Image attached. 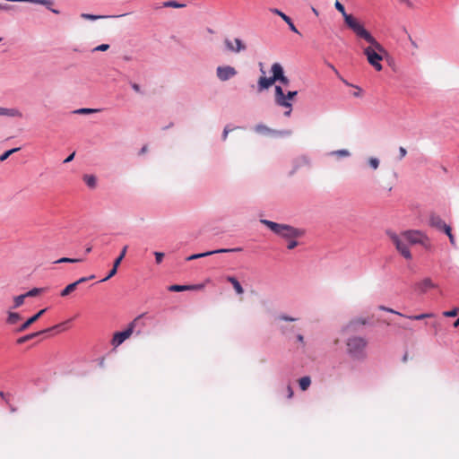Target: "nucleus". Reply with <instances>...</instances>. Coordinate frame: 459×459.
<instances>
[{"label": "nucleus", "mask_w": 459, "mask_h": 459, "mask_svg": "<svg viewBox=\"0 0 459 459\" xmlns=\"http://www.w3.org/2000/svg\"><path fill=\"white\" fill-rule=\"evenodd\" d=\"M83 180L90 188H94L97 185V178L93 175H84Z\"/></svg>", "instance_id": "nucleus-24"}, {"label": "nucleus", "mask_w": 459, "mask_h": 459, "mask_svg": "<svg viewBox=\"0 0 459 459\" xmlns=\"http://www.w3.org/2000/svg\"><path fill=\"white\" fill-rule=\"evenodd\" d=\"M274 82L270 77L261 76L257 82V91L262 92L267 89H269Z\"/></svg>", "instance_id": "nucleus-19"}, {"label": "nucleus", "mask_w": 459, "mask_h": 459, "mask_svg": "<svg viewBox=\"0 0 459 459\" xmlns=\"http://www.w3.org/2000/svg\"><path fill=\"white\" fill-rule=\"evenodd\" d=\"M368 341L362 336L351 335L346 340V352L349 357L357 361L367 358Z\"/></svg>", "instance_id": "nucleus-3"}, {"label": "nucleus", "mask_w": 459, "mask_h": 459, "mask_svg": "<svg viewBox=\"0 0 459 459\" xmlns=\"http://www.w3.org/2000/svg\"><path fill=\"white\" fill-rule=\"evenodd\" d=\"M14 6L8 4H0V10L1 11H10L13 9Z\"/></svg>", "instance_id": "nucleus-52"}, {"label": "nucleus", "mask_w": 459, "mask_h": 459, "mask_svg": "<svg viewBox=\"0 0 459 459\" xmlns=\"http://www.w3.org/2000/svg\"><path fill=\"white\" fill-rule=\"evenodd\" d=\"M274 92L275 104L279 107L287 108L284 112V116L290 117L292 111V104L290 101L298 95V91H289L285 93L281 86L276 85Z\"/></svg>", "instance_id": "nucleus-5"}, {"label": "nucleus", "mask_w": 459, "mask_h": 459, "mask_svg": "<svg viewBox=\"0 0 459 459\" xmlns=\"http://www.w3.org/2000/svg\"><path fill=\"white\" fill-rule=\"evenodd\" d=\"M458 313H459V308L455 307L452 310L444 311L443 316L446 317H455L458 315Z\"/></svg>", "instance_id": "nucleus-43"}, {"label": "nucleus", "mask_w": 459, "mask_h": 459, "mask_svg": "<svg viewBox=\"0 0 459 459\" xmlns=\"http://www.w3.org/2000/svg\"><path fill=\"white\" fill-rule=\"evenodd\" d=\"M154 255L156 263L160 264L163 260L164 253L156 251L154 252Z\"/></svg>", "instance_id": "nucleus-48"}, {"label": "nucleus", "mask_w": 459, "mask_h": 459, "mask_svg": "<svg viewBox=\"0 0 459 459\" xmlns=\"http://www.w3.org/2000/svg\"><path fill=\"white\" fill-rule=\"evenodd\" d=\"M276 320L286 321V322H295L298 320V318H295V317H292V316H287L284 314H281L276 316Z\"/></svg>", "instance_id": "nucleus-42"}, {"label": "nucleus", "mask_w": 459, "mask_h": 459, "mask_svg": "<svg viewBox=\"0 0 459 459\" xmlns=\"http://www.w3.org/2000/svg\"><path fill=\"white\" fill-rule=\"evenodd\" d=\"M299 385L302 391H306L311 385L310 377L306 376V377L299 378Z\"/></svg>", "instance_id": "nucleus-28"}, {"label": "nucleus", "mask_w": 459, "mask_h": 459, "mask_svg": "<svg viewBox=\"0 0 459 459\" xmlns=\"http://www.w3.org/2000/svg\"><path fill=\"white\" fill-rule=\"evenodd\" d=\"M227 281L230 282L235 290V291L238 294H243L244 289L241 286L240 282L238 281V279L234 276H227L226 278Z\"/></svg>", "instance_id": "nucleus-23"}, {"label": "nucleus", "mask_w": 459, "mask_h": 459, "mask_svg": "<svg viewBox=\"0 0 459 459\" xmlns=\"http://www.w3.org/2000/svg\"><path fill=\"white\" fill-rule=\"evenodd\" d=\"M401 3L405 4L409 7H412V3L410 0H400Z\"/></svg>", "instance_id": "nucleus-59"}, {"label": "nucleus", "mask_w": 459, "mask_h": 459, "mask_svg": "<svg viewBox=\"0 0 459 459\" xmlns=\"http://www.w3.org/2000/svg\"><path fill=\"white\" fill-rule=\"evenodd\" d=\"M280 330H281V333L286 334L287 332L289 331V328H287L286 326H281Z\"/></svg>", "instance_id": "nucleus-60"}, {"label": "nucleus", "mask_w": 459, "mask_h": 459, "mask_svg": "<svg viewBox=\"0 0 459 459\" xmlns=\"http://www.w3.org/2000/svg\"><path fill=\"white\" fill-rule=\"evenodd\" d=\"M271 73H272L271 78L274 83L285 75L283 67L280 63H273L272 65Z\"/></svg>", "instance_id": "nucleus-18"}, {"label": "nucleus", "mask_w": 459, "mask_h": 459, "mask_svg": "<svg viewBox=\"0 0 459 459\" xmlns=\"http://www.w3.org/2000/svg\"><path fill=\"white\" fill-rule=\"evenodd\" d=\"M237 74V70L231 65H220L216 68V75L221 82L229 81L236 76Z\"/></svg>", "instance_id": "nucleus-10"}, {"label": "nucleus", "mask_w": 459, "mask_h": 459, "mask_svg": "<svg viewBox=\"0 0 459 459\" xmlns=\"http://www.w3.org/2000/svg\"><path fill=\"white\" fill-rule=\"evenodd\" d=\"M326 65L334 72L338 78H341L339 71L335 68V66L333 64L326 62Z\"/></svg>", "instance_id": "nucleus-53"}, {"label": "nucleus", "mask_w": 459, "mask_h": 459, "mask_svg": "<svg viewBox=\"0 0 459 459\" xmlns=\"http://www.w3.org/2000/svg\"><path fill=\"white\" fill-rule=\"evenodd\" d=\"M386 235L390 238L394 245L395 246L397 251L405 258L411 259V254L410 249L407 247L406 240L402 236L397 235L391 230H386Z\"/></svg>", "instance_id": "nucleus-7"}, {"label": "nucleus", "mask_w": 459, "mask_h": 459, "mask_svg": "<svg viewBox=\"0 0 459 459\" xmlns=\"http://www.w3.org/2000/svg\"><path fill=\"white\" fill-rule=\"evenodd\" d=\"M403 238L411 245L420 244L425 248H429V238L420 230H406L403 233Z\"/></svg>", "instance_id": "nucleus-8"}, {"label": "nucleus", "mask_w": 459, "mask_h": 459, "mask_svg": "<svg viewBox=\"0 0 459 459\" xmlns=\"http://www.w3.org/2000/svg\"><path fill=\"white\" fill-rule=\"evenodd\" d=\"M61 325H56L53 327H49V328H47V329H44V330H41V331H38V332H35V333H29V334H26V335H23L20 338L17 339L16 342L18 344H23L25 343L26 342H29L43 333H50L52 330L54 329H58L60 328Z\"/></svg>", "instance_id": "nucleus-13"}, {"label": "nucleus", "mask_w": 459, "mask_h": 459, "mask_svg": "<svg viewBox=\"0 0 459 459\" xmlns=\"http://www.w3.org/2000/svg\"><path fill=\"white\" fill-rule=\"evenodd\" d=\"M287 240L289 241L288 245H287V248L290 250L294 249L299 245L296 238H291V239H287Z\"/></svg>", "instance_id": "nucleus-46"}, {"label": "nucleus", "mask_w": 459, "mask_h": 459, "mask_svg": "<svg viewBox=\"0 0 459 459\" xmlns=\"http://www.w3.org/2000/svg\"><path fill=\"white\" fill-rule=\"evenodd\" d=\"M260 222L270 229L275 235L284 239L299 238L305 235L306 230L295 228L289 224L277 223L267 219H261Z\"/></svg>", "instance_id": "nucleus-2"}, {"label": "nucleus", "mask_w": 459, "mask_h": 459, "mask_svg": "<svg viewBox=\"0 0 459 459\" xmlns=\"http://www.w3.org/2000/svg\"><path fill=\"white\" fill-rule=\"evenodd\" d=\"M231 131V129L229 127V126H226L223 129L221 139L222 141H225L228 137L229 133Z\"/></svg>", "instance_id": "nucleus-51"}, {"label": "nucleus", "mask_w": 459, "mask_h": 459, "mask_svg": "<svg viewBox=\"0 0 459 459\" xmlns=\"http://www.w3.org/2000/svg\"><path fill=\"white\" fill-rule=\"evenodd\" d=\"M42 291H43L42 288H33L24 294H25L26 298H32V297H36L37 295L40 294Z\"/></svg>", "instance_id": "nucleus-38"}, {"label": "nucleus", "mask_w": 459, "mask_h": 459, "mask_svg": "<svg viewBox=\"0 0 459 459\" xmlns=\"http://www.w3.org/2000/svg\"><path fill=\"white\" fill-rule=\"evenodd\" d=\"M445 234L448 237L451 245L455 246V236L452 234L451 228L449 229V230H446Z\"/></svg>", "instance_id": "nucleus-47"}, {"label": "nucleus", "mask_w": 459, "mask_h": 459, "mask_svg": "<svg viewBox=\"0 0 459 459\" xmlns=\"http://www.w3.org/2000/svg\"><path fill=\"white\" fill-rule=\"evenodd\" d=\"M345 85H348V86H352L351 83L348 82V81H346L345 79H343L342 76L341 78H339Z\"/></svg>", "instance_id": "nucleus-62"}, {"label": "nucleus", "mask_w": 459, "mask_h": 459, "mask_svg": "<svg viewBox=\"0 0 459 459\" xmlns=\"http://www.w3.org/2000/svg\"><path fill=\"white\" fill-rule=\"evenodd\" d=\"M127 13H123L120 15H95V14H90V13H82V18L91 21H97L99 19H105V18H119L126 16Z\"/></svg>", "instance_id": "nucleus-21"}, {"label": "nucleus", "mask_w": 459, "mask_h": 459, "mask_svg": "<svg viewBox=\"0 0 459 459\" xmlns=\"http://www.w3.org/2000/svg\"><path fill=\"white\" fill-rule=\"evenodd\" d=\"M429 224L430 227L435 228L439 231H443L444 233L451 228L439 215L436 213H431L429 215Z\"/></svg>", "instance_id": "nucleus-12"}, {"label": "nucleus", "mask_w": 459, "mask_h": 459, "mask_svg": "<svg viewBox=\"0 0 459 459\" xmlns=\"http://www.w3.org/2000/svg\"><path fill=\"white\" fill-rule=\"evenodd\" d=\"M334 7L338 12H340L343 17L344 22L346 26L352 30V32L357 37H368L369 35L367 33V29L364 27L363 23L355 18L353 15L346 13L344 5L340 3L338 0L335 1Z\"/></svg>", "instance_id": "nucleus-4"}, {"label": "nucleus", "mask_w": 459, "mask_h": 459, "mask_svg": "<svg viewBox=\"0 0 459 459\" xmlns=\"http://www.w3.org/2000/svg\"><path fill=\"white\" fill-rule=\"evenodd\" d=\"M21 319V316L16 312H8V316L6 318V323L9 325H14Z\"/></svg>", "instance_id": "nucleus-25"}, {"label": "nucleus", "mask_w": 459, "mask_h": 459, "mask_svg": "<svg viewBox=\"0 0 459 459\" xmlns=\"http://www.w3.org/2000/svg\"><path fill=\"white\" fill-rule=\"evenodd\" d=\"M407 154V151L404 147H399V157H398V160H403Z\"/></svg>", "instance_id": "nucleus-50"}, {"label": "nucleus", "mask_w": 459, "mask_h": 459, "mask_svg": "<svg viewBox=\"0 0 459 459\" xmlns=\"http://www.w3.org/2000/svg\"><path fill=\"white\" fill-rule=\"evenodd\" d=\"M74 156H75V152H74L73 153H71L68 157H66L64 160V163H69L71 162L74 159Z\"/></svg>", "instance_id": "nucleus-56"}, {"label": "nucleus", "mask_w": 459, "mask_h": 459, "mask_svg": "<svg viewBox=\"0 0 459 459\" xmlns=\"http://www.w3.org/2000/svg\"><path fill=\"white\" fill-rule=\"evenodd\" d=\"M77 288V285H75V282H72L70 284H68L60 293V295L62 297H65L67 295H69L71 292H73L74 290H75V289Z\"/></svg>", "instance_id": "nucleus-34"}, {"label": "nucleus", "mask_w": 459, "mask_h": 459, "mask_svg": "<svg viewBox=\"0 0 459 459\" xmlns=\"http://www.w3.org/2000/svg\"><path fill=\"white\" fill-rule=\"evenodd\" d=\"M89 281V278L82 277V278H80L79 280H77V281H74V282H75V285H77V286H78L79 284L83 283V282H86V281Z\"/></svg>", "instance_id": "nucleus-57"}, {"label": "nucleus", "mask_w": 459, "mask_h": 459, "mask_svg": "<svg viewBox=\"0 0 459 459\" xmlns=\"http://www.w3.org/2000/svg\"><path fill=\"white\" fill-rule=\"evenodd\" d=\"M83 259L82 258H69V257H62L56 261H55V264H61V263H78L82 262Z\"/></svg>", "instance_id": "nucleus-37"}, {"label": "nucleus", "mask_w": 459, "mask_h": 459, "mask_svg": "<svg viewBox=\"0 0 459 459\" xmlns=\"http://www.w3.org/2000/svg\"><path fill=\"white\" fill-rule=\"evenodd\" d=\"M109 48V45L108 44H100L99 46H97L96 48H94L91 51L92 52H96V51H107L108 49Z\"/></svg>", "instance_id": "nucleus-44"}, {"label": "nucleus", "mask_w": 459, "mask_h": 459, "mask_svg": "<svg viewBox=\"0 0 459 459\" xmlns=\"http://www.w3.org/2000/svg\"><path fill=\"white\" fill-rule=\"evenodd\" d=\"M367 33L369 35L368 38L359 37L369 44L368 47H366L363 49V54L366 56L367 60L371 66L378 72L382 71L383 65L381 61L383 60V55L386 54V50L368 30Z\"/></svg>", "instance_id": "nucleus-1"}, {"label": "nucleus", "mask_w": 459, "mask_h": 459, "mask_svg": "<svg viewBox=\"0 0 459 459\" xmlns=\"http://www.w3.org/2000/svg\"><path fill=\"white\" fill-rule=\"evenodd\" d=\"M188 289L189 288L187 287V285H180V284H173L169 287V290L174 291V292L185 291V290H188Z\"/></svg>", "instance_id": "nucleus-35"}, {"label": "nucleus", "mask_w": 459, "mask_h": 459, "mask_svg": "<svg viewBox=\"0 0 459 459\" xmlns=\"http://www.w3.org/2000/svg\"><path fill=\"white\" fill-rule=\"evenodd\" d=\"M368 165L371 169H378L379 167V164H380V161L376 157H370L368 160Z\"/></svg>", "instance_id": "nucleus-39"}, {"label": "nucleus", "mask_w": 459, "mask_h": 459, "mask_svg": "<svg viewBox=\"0 0 459 459\" xmlns=\"http://www.w3.org/2000/svg\"><path fill=\"white\" fill-rule=\"evenodd\" d=\"M126 250H127V246H125L123 247V249L121 250L120 255L115 259L113 264H115L117 266H119V264H121L122 260L126 256Z\"/></svg>", "instance_id": "nucleus-36"}, {"label": "nucleus", "mask_w": 459, "mask_h": 459, "mask_svg": "<svg viewBox=\"0 0 459 459\" xmlns=\"http://www.w3.org/2000/svg\"><path fill=\"white\" fill-rule=\"evenodd\" d=\"M454 327H459V317L454 322Z\"/></svg>", "instance_id": "nucleus-63"}, {"label": "nucleus", "mask_w": 459, "mask_h": 459, "mask_svg": "<svg viewBox=\"0 0 459 459\" xmlns=\"http://www.w3.org/2000/svg\"><path fill=\"white\" fill-rule=\"evenodd\" d=\"M25 299H26V296L24 293L21 294L19 296H16L13 299V306L12 307V308L15 309V308H18L19 307H21L24 303Z\"/></svg>", "instance_id": "nucleus-32"}, {"label": "nucleus", "mask_w": 459, "mask_h": 459, "mask_svg": "<svg viewBox=\"0 0 459 459\" xmlns=\"http://www.w3.org/2000/svg\"><path fill=\"white\" fill-rule=\"evenodd\" d=\"M270 11L273 13L279 15L283 20V22H285L288 24V26L291 31H293L294 33L299 34V31L298 30L297 27L295 26L292 20L288 15H286L284 13H282L281 10H279L277 8H271Z\"/></svg>", "instance_id": "nucleus-17"}, {"label": "nucleus", "mask_w": 459, "mask_h": 459, "mask_svg": "<svg viewBox=\"0 0 459 459\" xmlns=\"http://www.w3.org/2000/svg\"><path fill=\"white\" fill-rule=\"evenodd\" d=\"M278 82H280L281 84H283L285 86L290 84V79L285 75L281 79H280Z\"/></svg>", "instance_id": "nucleus-55"}, {"label": "nucleus", "mask_w": 459, "mask_h": 459, "mask_svg": "<svg viewBox=\"0 0 459 459\" xmlns=\"http://www.w3.org/2000/svg\"><path fill=\"white\" fill-rule=\"evenodd\" d=\"M117 268H118V266L113 264V267L108 272V275L105 278H103L102 280H100L99 282H104V281H108V279H110L111 277L115 276L117 273Z\"/></svg>", "instance_id": "nucleus-40"}, {"label": "nucleus", "mask_w": 459, "mask_h": 459, "mask_svg": "<svg viewBox=\"0 0 459 459\" xmlns=\"http://www.w3.org/2000/svg\"><path fill=\"white\" fill-rule=\"evenodd\" d=\"M292 134V131L290 130V129H285V130H276V132H273V136H281V137H285V136H290Z\"/></svg>", "instance_id": "nucleus-41"}, {"label": "nucleus", "mask_w": 459, "mask_h": 459, "mask_svg": "<svg viewBox=\"0 0 459 459\" xmlns=\"http://www.w3.org/2000/svg\"><path fill=\"white\" fill-rule=\"evenodd\" d=\"M379 309L386 311V312H389V313H393V314L398 315L400 316H405L403 314H402V313H400L398 311H395V310H394L392 308L386 307L385 306H380Z\"/></svg>", "instance_id": "nucleus-45"}, {"label": "nucleus", "mask_w": 459, "mask_h": 459, "mask_svg": "<svg viewBox=\"0 0 459 459\" xmlns=\"http://www.w3.org/2000/svg\"><path fill=\"white\" fill-rule=\"evenodd\" d=\"M188 290H199L204 287V283L187 285Z\"/></svg>", "instance_id": "nucleus-49"}, {"label": "nucleus", "mask_w": 459, "mask_h": 459, "mask_svg": "<svg viewBox=\"0 0 459 459\" xmlns=\"http://www.w3.org/2000/svg\"><path fill=\"white\" fill-rule=\"evenodd\" d=\"M131 87L135 92L142 93L141 87L139 84L135 82H131Z\"/></svg>", "instance_id": "nucleus-54"}, {"label": "nucleus", "mask_w": 459, "mask_h": 459, "mask_svg": "<svg viewBox=\"0 0 459 459\" xmlns=\"http://www.w3.org/2000/svg\"><path fill=\"white\" fill-rule=\"evenodd\" d=\"M311 10H312V12H313L316 16H318V15H319L318 11H317L315 7H313V6H312V7H311Z\"/></svg>", "instance_id": "nucleus-64"}, {"label": "nucleus", "mask_w": 459, "mask_h": 459, "mask_svg": "<svg viewBox=\"0 0 459 459\" xmlns=\"http://www.w3.org/2000/svg\"><path fill=\"white\" fill-rule=\"evenodd\" d=\"M437 288V284H436L431 278L426 277L423 280L418 281L414 285V290L419 294H424L429 290Z\"/></svg>", "instance_id": "nucleus-11"}, {"label": "nucleus", "mask_w": 459, "mask_h": 459, "mask_svg": "<svg viewBox=\"0 0 459 459\" xmlns=\"http://www.w3.org/2000/svg\"><path fill=\"white\" fill-rule=\"evenodd\" d=\"M143 315H140L135 317L132 322H130L127 327L120 332H116L111 340V344L116 348L121 345L126 339H128L137 325L138 321L143 317Z\"/></svg>", "instance_id": "nucleus-6"}, {"label": "nucleus", "mask_w": 459, "mask_h": 459, "mask_svg": "<svg viewBox=\"0 0 459 459\" xmlns=\"http://www.w3.org/2000/svg\"><path fill=\"white\" fill-rule=\"evenodd\" d=\"M310 165H311L310 158L306 154L300 155V156L295 158L292 161L293 169L291 171V174L295 173L300 168L310 167Z\"/></svg>", "instance_id": "nucleus-16"}, {"label": "nucleus", "mask_w": 459, "mask_h": 459, "mask_svg": "<svg viewBox=\"0 0 459 459\" xmlns=\"http://www.w3.org/2000/svg\"><path fill=\"white\" fill-rule=\"evenodd\" d=\"M255 132L261 134H272L273 135V132H276V130L272 129L268 127L267 126L264 124H257L255 128Z\"/></svg>", "instance_id": "nucleus-22"}, {"label": "nucleus", "mask_w": 459, "mask_h": 459, "mask_svg": "<svg viewBox=\"0 0 459 459\" xmlns=\"http://www.w3.org/2000/svg\"><path fill=\"white\" fill-rule=\"evenodd\" d=\"M0 116L11 117H22V112L17 108H7L0 107Z\"/></svg>", "instance_id": "nucleus-20"}, {"label": "nucleus", "mask_w": 459, "mask_h": 459, "mask_svg": "<svg viewBox=\"0 0 459 459\" xmlns=\"http://www.w3.org/2000/svg\"><path fill=\"white\" fill-rule=\"evenodd\" d=\"M366 324L365 320L356 319L350 322V324L346 326V331L356 330L357 326H361Z\"/></svg>", "instance_id": "nucleus-27"}, {"label": "nucleus", "mask_w": 459, "mask_h": 459, "mask_svg": "<svg viewBox=\"0 0 459 459\" xmlns=\"http://www.w3.org/2000/svg\"><path fill=\"white\" fill-rule=\"evenodd\" d=\"M98 111H99V109H96V108H81L74 110L73 113L78 114V115H89V114L96 113Z\"/></svg>", "instance_id": "nucleus-29"}, {"label": "nucleus", "mask_w": 459, "mask_h": 459, "mask_svg": "<svg viewBox=\"0 0 459 459\" xmlns=\"http://www.w3.org/2000/svg\"><path fill=\"white\" fill-rule=\"evenodd\" d=\"M47 311V308H43L37 312L35 315L29 317L22 325H21L17 329V333H22L27 330L32 324H34L36 321H38L40 316H42L45 312Z\"/></svg>", "instance_id": "nucleus-15"}, {"label": "nucleus", "mask_w": 459, "mask_h": 459, "mask_svg": "<svg viewBox=\"0 0 459 459\" xmlns=\"http://www.w3.org/2000/svg\"><path fill=\"white\" fill-rule=\"evenodd\" d=\"M297 340L299 342H304V336L302 334H298L297 335Z\"/></svg>", "instance_id": "nucleus-61"}, {"label": "nucleus", "mask_w": 459, "mask_h": 459, "mask_svg": "<svg viewBox=\"0 0 459 459\" xmlns=\"http://www.w3.org/2000/svg\"><path fill=\"white\" fill-rule=\"evenodd\" d=\"M185 6V4H181L174 0H169L162 3V7L183 8Z\"/></svg>", "instance_id": "nucleus-30"}, {"label": "nucleus", "mask_w": 459, "mask_h": 459, "mask_svg": "<svg viewBox=\"0 0 459 459\" xmlns=\"http://www.w3.org/2000/svg\"><path fill=\"white\" fill-rule=\"evenodd\" d=\"M242 250H243L242 247L220 248V249H215V250H212V251H206V252H204V253L193 254V255L187 256L186 258V261H192V260H195V259H199V258L206 257V256H209V255H214V254L237 253V252H241Z\"/></svg>", "instance_id": "nucleus-9"}, {"label": "nucleus", "mask_w": 459, "mask_h": 459, "mask_svg": "<svg viewBox=\"0 0 459 459\" xmlns=\"http://www.w3.org/2000/svg\"><path fill=\"white\" fill-rule=\"evenodd\" d=\"M20 149H21L20 147H15V148L5 151L4 153H2L0 155V161L6 160L12 154L20 151Z\"/></svg>", "instance_id": "nucleus-31"}, {"label": "nucleus", "mask_w": 459, "mask_h": 459, "mask_svg": "<svg viewBox=\"0 0 459 459\" xmlns=\"http://www.w3.org/2000/svg\"><path fill=\"white\" fill-rule=\"evenodd\" d=\"M234 43H236V46H233V42L228 39L224 40L225 47L229 51L239 53L247 49V46L240 39L236 38Z\"/></svg>", "instance_id": "nucleus-14"}, {"label": "nucleus", "mask_w": 459, "mask_h": 459, "mask_svg": "<svg viewBox=\"0 0 459 459\" xmlns=\"http://www.w3.org/2000/svg\"><path fill=\"white\" fill-rule=\"evenodd\" d=\"M287 392H288V398L289 399L291 398L293 396V390L290 385L287 386Z\"/></svg>", "instance_id": "nucleus-58"}, {"label": "nucleus", "mask_w": 459, "mask_h": 459, "mask_svg": "<svg viewBox=\"0 0 459 459\" xmlns=\"http://www.w3.org/2000/svg\"><path fill=\"white\" fill-rule=\"evenodd\" d=\"M405 316L411 320H422L425 318L433 317L434 315L432 313H424V314H420V315H415V316Z\"/></svg>", "instance_id": "nucleus-33"}, {"label": "nucleus", "mask_w": 459, "mask_h": 459, "mask_svg": "<svg viewBox=\"0 0 459 459\" xmlns=\"http://www.w3.org/2000/svg\"><path fill=\"white\" fill-rule=\"evenodd\" d=\"M330 156H337L339 158H348L351 156L350 151L346 149L336 150L329 152Z\"/></svg>", "instance_id": "nucleus-26"}]
</instances>
